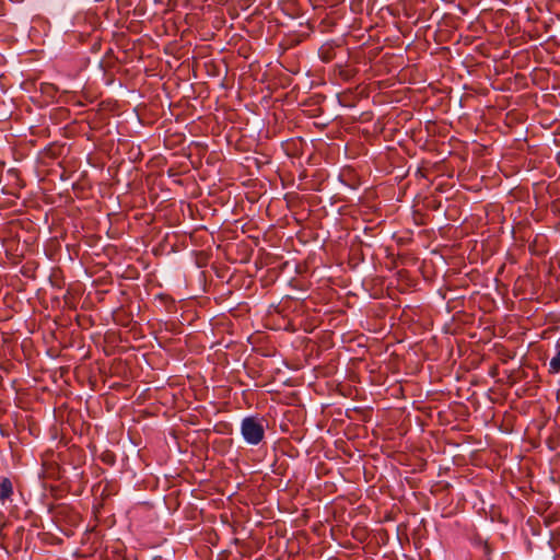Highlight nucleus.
<instances>
[{
  "label": "nucleus",
  "mask_w": 560,
  "mask_h": 560,
  "mask_svg": "<svg viewBox=\"0 0 560 560\" xmlns=\"http://www.w3.org/2000/svg\"><path fill=\"white\" fill-rule=\"evenodd\" d=\"M228 66L221 61L220 63L212 62V93L218 92L215 95L217 110L229 107L226 98L229 97V89L232 88V82L226 79Z\"/></svg>",
  "instance_id": "nucleus-1"
},
{
  "label": "nucleus",
  "mask_w": 560,
  "mask_h": 560,
  "mask_svg": "<svg viewBox=\"0 0 560 560\" xmlns=\"http://www.w3.org/2000/svg\"><path fill=\"white\" fill-rule=\"evenodd\" d=\"M241 432L248 444H259L265 438L264 419L256 417L244 418L241 424Z\"/></svg>",
  "instance_id": "nucleus-2"
},
{
  "label": "nucleus",
  "mask_w": 560,
  "mask_h": 560,
  "mask_svg": "<svg viewBox=\"0 0 560 560\" xmlns=\"http://www.w3.org/2000/svg\"><path fill=\"white\" fill-rule=\"evenodd\" d=\"M13 495V483L8 477H0V502L5 504Z\"/></svg>",
  "instance_id": "nucleus-3"
},
{
  "label": "nucleus",
  "mask_w": 560,
  "mask_h": 560,
  "mask_svg": "<svg viewBox=\"0 0 560 560\" xmlns=\"http://www.w3.org/2000/svg\"><path fill=\"white\" fill-rule=\"evenodd\" d=\"M357 69L349 67V66H341L337 65L335 67V73L342 80V81H350L353 79L357 74Z\"/></svg>",
  "instance_id": "nucleus-4"
},
{
  "label": "nucleus",
  "mask_w": 560,
  "mask_h": 560,
  "mask_svg": "<svg viewBox=\"0 0 560 560\" xmlns=\"http://www.w3.org/2000/svg\"><path fill=\"white\" fill-rule=\"evenodd\" d=\"M213 388L215 389L217 397L220 399L219 404L226 406L229 404L231 388L225 384L215 385Z\"/></svg>",
  "instance_id": "nucleus-5"
},
{
  "label": "nucleus",
  "mask_w": 560,
  "mask_h": 560,
  "mask_svg": "<svg viewBox=\"0 0 560 560\" xmlns=\"http://www.w3.org/2000/svg\"><path fill=\"white\" fill-rule=\"evenodd\" d=\"M548 373L551 375L560 373V343L556 345V353L549 361Z\"/></svg>",
  "instance_id": "nucleus-6"
},
{
  "label": "nucleus",
  "mask_w": 560,
  "mask_h": 560,
  "mask_svg": "<svg viewBox=\"0 0 560 560\" xmlns=\"http://www.w3.org/2000/svg\"><path fill=\"white\" fill-rule=\"evenodd\" d=\"M214 432L220 433L222 435H230L233 431L232 423L226 420H219L214 423L213 429Z\"/></svg>",
  "instance_id": "nucleus-7"
},
{
  "label": "nucleus",
  "mask_w": 560,
  "mask_h": 560,
  "mask_svg": "<svg viewBox=\"0 0 560 560\" xmlns=\"http://www.w3.org/2000/svg\"><path fill=\"white\" fill-rule=\"evenodd\" d=\"M231 199V192L224 189H220L218 192L212 191V205L220 203L225 206Z\"/></svg>",
  "instance_id": "nucleus-8"
},
{
  "label": "nucleus",
  "mask_w": 560,
  "mask_h": 560,
  "mask_svg": "<svg viewBox=\"0 0 560 560\" xmlns=\"http://www.w3.org/2000/svg\"><path fill=\"white\" fill-rule=\"evenodd\" d=\"M320 58L324 62H329L332 60V51L330 48H320L319 50Z\"/></svg>",
  "instance_id": "nucleus-9"
},
{
  "label": "nucleus",
  "mask_w": 560,
  "mask_h": 560,
  "mask_svg": "<svg viewBox=\"0 0 560 560\" xmlns=\"http://www.w3.org/2000/svg\"><path fill=\"white\" fill-rule=\"evenodd\" d=\"M223 289H224V285H223V283H222V282H221V284H220V285H219V284H215V285H214L213 290H214L215 292H217V291H220V293H221L219 298H218V296H214V300H215L217 302H219V300H221L224 295H229V294H231V293H232V291H231L230 289H228L226 291H224Z\"/></svg>",
  "instance_id": "nucleus-10"
},
{
  "label": "nucleus",
  "mask_w": 560,
  "mask_h": 560,
  "mask_svg": "<svg viewBox=\"0 0 560 560\" xmlns=\"http://www.w3.org/2000/svg\"><path fill=\"white\" fill-rule=\"evenodd\" d=\"M207 254L205 252H199L196 256V264L199 268H202L207 265Z\"/></svg>",
  "instance_id": "nucleus-11"
},
{
  "label": "nucleus",
  "mask_w": 560,
  "mask_h": 560,
  "mask_svg": "<svg viewBox=\"0 0 560 560\" xmlns=\"http://www.w3.org/2000/svg\"><path fill=\"white\" fill-rule=\"evenodd\" d=\"M482 551L487 556L491 553V548H490V546H489V544L487 541H485L482 544Z\"/></svg>",
  "instance_id": "nucleus-12"
},
{
  "label": "nucleus",
  "mask_w": 560,
  "mask_h": 560,
  "mask_svg": "<svg viewBox=\"0 0 560 560\" xmlns=\"http://www.w3.org/2000/svg\"><path fill=\"white\" fill-rule=\"evenodd\" d=\"M217 162H221V155L212 152V166H214Z\"/></svg>",
  "instance_id": "nucleus-13"
},
{
  "label": "nucleus",
  "mask_w": 560,
  "mask_h": 560,
  "mask_svg": "<svg viewBox=\"0 0 560 560\" xmlns=\"http://www.w3.org/2000/svg\"><path fill=\"white\" fill-rule=\"evenodd\" d=\"M230 246H231L230 244H226V245H224V246H222L221 244H219V245L217 246V250H218V252H221V250H222L223 253H225V252L229 249V247H230Z\"/></svg>",
  "instance_id": "nucleus-14"
},
{
  "label": "nucleus",
  "mask_w": 560,
  "mask_h": 560,
  "mask_svg": "<svg viewBox=\"0 0 560 560\" xmlns=\"http://www.w3.org/2000/svg\"><path fill=\"white\" fill-rule=\"evenodd\" d=\"M218 325H219V322H217V320H215V322H213V320H212V323H211L212 329H213L215 326H218Z\"/></svg>",
  "instance_id": "nucleus-15"
},
{
  "label": "nucleus",
  "mask_w": 560,
  "mask_h": 560,
  "mask_svg": "<svg viewBox=\"0 0 560 560\" xmlns=\"http://www.w3.org/2000/svg\"><path fill=\"white\" fill-rule=\"evenodd\" d=\"M215 211H217V209H213V208H212V212H211V215H212V217H213V215H215Z\"/></svg>",
  "instance_id": "nucleus-16"
},
{
  "label": "nucleus",
  "mask_w": 560,
  "mask_h": 560,
  "mask_svg": "<svg viewBox=\"0 0 560 560\" xmlns=\"http://www.w3.org/2000/svg\"><path fill=\"white\" fill-rule=\"evenodd\" d=\"M223 442H232V439H230V438L225 439V440H223Z\"/></svg>",
  "instance_id": "nucleus-17"
},
{
  "label": "nucleus",
  "mask_w": 560,
  "mask_h": 560,
  "mask_svg": "<svg viewBox=\"0 0 560 560\" xmlns=\"http://www.w3.org/2000/svg\"><path fill=\"white\" fill-rule=\"evenodd\" d=\"M214 355H217L219 358V355H220L219 351H215Z\"/></svg>",
  "instance_id": "nucleus-18"
}]
</instances>
